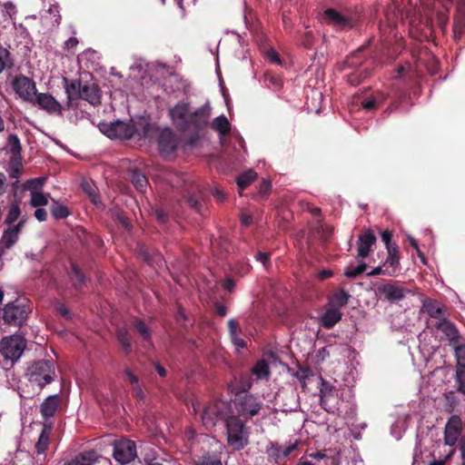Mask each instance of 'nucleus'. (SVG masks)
Instances as JSON below:
<instances>
[{"label":"nucleus","mask_w":465,"mask_h":465,"mask_svg":"<svg viewBox=\"0 0 465 465\" xmlns=\"http://www.w3.org/2000/svg\"><path fill=\"white\" fill-rule=\"evenodd\" d=\"M22 211L17 201H15L8 207L7 213L5 217L4 223L7 227L4 230L0 238V260L10 250L19 239L25 223V218H20Z\"/></svg>","instance_id":"nucleus-1"},{"label":"nucleus","mask_w":465,"mask_h":465,"mask_svg":"<svg viewBox=\"0 0 465 465\" xmlns=\"http://www.w3.org/2000/svg\"><path fill=\"white\" fill-rule=\"evenodd\" d=\"M211 110L208 105H203L194 112L188 114L185 120L178 124L177 130L183 134H189L186 143L194 145L200 139V133L207 126Z\"/></svg>","instance_id":"nucleus-2"},{"label":"nucleus","mask_w":465,"mask_h":465,"mask_svg":"<svg viewBox=\"0 0 465 465\" xmlns=\"http://www.w3.org/2000/svg\"><path fill=\"white\" fill-rule=\"evenodd\" d=\"M227 443L233 450H241L249 444V430L236 415H230L225 421Z\"/></svg>","instance_id":"nucleus-3"},{"label":"nucleus","mask_w":465,"mask_h":465,"mask_svg":"<svg viewBox=\"0 0 465 465\" xmlns=\"http://www.w3.org/2000/svg\"><path fill=\"white\" fill-rule=\"evenodd\" d=\"M30 313L29 302L25 298L16 299L2 309V319L5 324L20 327L25 323Z\"/></svg>","instance_id":"nucleus-4"},{"label":"nucleus","mask_w":465,"mask_h":465,"mask_svg":"<svg viewBox=\"0 0 465 465\" xmlns=\"http://www.w3.org/2000/svg\"><path fill=\"white\" fill-rule=\"evenodd\" d=\"M233 405L237 411L236 416H239V418L242 417L247 420L260 412L262 407V402L251 393H235Z\"/></svg>","instance_id":"nucleus-5"},{"label":"nucleus","mask_w":465,"mask_h":465,"mask_svg":"<svg viewBox=\"0 0 465 465\" xmlns=\"http://www.w3.org/2000/svg\"><path fill=\"white\" fill-rule=\"evenodd\" d=\"M26 347V340L20 335H11L2 339L0 351L5 361L15 362Z\"/></svg>","instance_id":"nucleus-6"},{"label":"nucleus","mask_w":465,"mask_h":465,"mask_svg":"<svg viewBox=\"0 0 465 465\" xmlns=\"http://www.w3.org/2000/svg\"><path fill=\"white\" fill-rule=\"evenodd\" d=\"M114 438L112 435H103L102 437L89 440L92 443V449L89 450V465L94 462H102L104 465H109L110 460L104 457V453L108 452L114 443Z\"/></svg>","instance_id":"nucleus-7"},{"label":"nucleus","mask_w":465,"mask_h":465,"mask_svg":"<svg viewBox=\"0 0 465 465\" xmlns=\"http://www.w3.org/2000/svg\"><path fill=\"white\" fill-rule=\"evenodd\" d=\"M54 373L53 364L45 360L35 361L27 371L29 381L41 388L51 382Z\"/></svg>","instance_id":"nucleus-8"},{"label":"nucleus","mask_w":465,"mask_h":465,"mask_svg":"<svg viewBox=\"0 0 465 465\" xmlns=\"http://www.w3.org/2000/svg\"><path fill=\"white\" fill-rule=\"evenodd\" d=\"M228 415V406L223 401H215L208 403L202 413V420L207 428L216 425L219 420L226 421Z\"/></svg>","instance_id":"nucleus-9"},{"label":"nucleus","mask_w":465,"mask_h":465,"mask_svg":"<svg viewBox=\"0 0 465 465\" xmlns=\"http://www.w3.org/2000/svg\"><path fill=\"white\" fill-rule=\"evenodd\" d=\"M377 294L391 303H397L411 292L400 282H388L377 287Z\"/></svg>","instance_id":"nucleus-10"},{"label":"nucleus","mask_w":465,"mask_h":465,"mask_svg":"<svg viewBox=\"0 0 465 465\" xmlns=\"http://www.w3.org/2000/svg\"><path fill=\"white\" fill-rule=\"evenodd\" d=\"M113 456L121 464H128L137 457L136 444L128 439L114 440Z\"/></svg>","instance_id":"nucleus-11"},{"label":"nucleus","mask_w":465,"mask_h":465,"mask_svg":"<svg viewBox=\"0 0 465 465\" xmlns=\"http://www.w3.org/2000/svg\"><path fill=\"white\" fill-rule=\"evenodd\" d=\"M322 18L326 24L340 30H349L356 25V19L352 15H344L331 7L324 10Z\"/></svg>","instance_id":"nucleus-12"},{"label":"nucleus","mask_w":465,"mask_h":465,"mask_svg":"<svg viewBox=\"0 0 465 465\" xmlns=\"http://www.w3.org/2000/svg\"><path fill=\"white\" fill-rule=\"evenodd\" d=\"M65 93L67 94V107L77 109L81 100H87V85H82L79 80L68 81L64 78Z\"/></svg>","instance_id":"nucleus-13"},{"label":"nucleus","mask_w":465,"mask_h":465,"mask_svg":"<svg viewBox=\"0 0 465 465\" xmlns=\"http://www.w3.org/2000/svg\"><path fill=\"white\" fill-rule=\"evenodd\" d=\"M463 430V421L460 415H451L444 427L443 440L444 444L450 447H455L459 441Z\"/></svg>","instance_id":"nucleus-14"},{"label":"nucleus","mask_w":465,"mask_h":465,"mask_svg":"<svg viewBox=\"0 0 465 465\" xmlns=\"http://www.w3.org/2000/svg\"><path fill=\"white\" fill-rule=\"evenodd\" d=\"M12 85L19 97L24 101L32 104L37 94L36 85L33 80L25 75L16 76L14 79Z\"/></svg>","instance_id":"nucleus-15"},{"label":"nucleus","mask_w":465,"mask_h":465,"mask_svg":"<svg viewBox=\"0 0 465 465\" xmlns=\"http://www.w3.org/2000/svg\"><path fill=\"white\" fill-rule=\"evenodd\" d=\"M100 131L109 138H117L120 140H129L132 138L130 123L115 121L110 124H102Z\"/></svg>","instance_id":"nucleus-16"},{"label":"nucleus","mask_w":465,"mask_h":465,"mask_svg":"<svg viewBox=\"0 0 465 465\" xmlns=\"http://www.w3.org/2000/svg\"><path fill=\"white\" fill-rule=\"evenodd\" d=\"M157 143L162 155L167 156L176 151L178 146L177 138L169 127H165L160 131Z\"/></svg>","instance_id":"nucleus-17"},{"label":"nucleus","mask_w":465,"mask_h":465,"mask_svg":"<svg viewBox=\"0 0 465 465\" xmlns=\"http://www.w3.org/2000/svg\"><path fill=\"white\" fill-rule=\"evenodd\" d=\"M130 124L132 138L134 135H137L139 138H149L159 130L154 124L150 123L148 118L144 116H139L131 120Z\"/></svg>","instance_id":"nucleus-18"},{"label":"nucleus","mask_w":465,"mask_h":465,"mask_svg":"<svg viewBox=\"0 0 465 465\" xmlns=\"http://www.w3.org/2000/svg\"><path fill=\"white\" fill-rule=\"evenodd\" d=\"M32 104L37 105L40 109L46 111L48 114H60L62 113V105L49 94H36Z\"/></svg>","instance_id":"nucleus-19"},{"label":"nucleus","mask_w":465,"mask_h":465,"mask_svg":"<svg viewBox=\"0 0 465 465\" xmlns=\"http://www.w3.org/2000/svg\"><path fill=\"white\" fill-rule=\"evenodd\" d=\"M377 238L372 231L367 230L359 235L358 238V254L359 258H366L369 256L371 247L376 243Z\"/></svg>","instance_id":"nucleus-20"},{"label":"nucleus","mask_w":465,"mask_h":465,"mask_svg":"<svg viewBox=\"0 0 465 465\" xmlns=\"http://www.w3.org/2000/svg\"><path fill=\"white\" fill-rule=\"evenodd\" d=\"M452 31L456 40L460 39L465 34V0H458Z\"/></svg>","instance_id":"nucleus-21"},{"label":"nucleus","mask_w":465,"mask_h":465,"mask_svg":"<svg viewBox=\"0 0 465 465\" xmlns=\"http://www.w3.org/2000/svg\"><path fill=\"white\" fill-rule=\"evenodd\" d=\"M435 328L441 331L445 334L449 340L450 347L463 339L460 336L456 325L445 318L436 322Z\"/></svg>","instance_id":"nucleus-22"},{"label":"nucleus","mask_w":465,"mask_h":465,"mask_svg":"<svg viewBox=\"0 0 465 465\" xmlns=\"http://www.w3.org/2000/svg\"><path fill=\"white\" fill-rule=\"evenodd\" d=\"M52 433V424L45 422L43 430L39 435L38 440L35 443V452L40 459L43 456V460L45 459V451L50 444V436Z\"/></svg>","instance_id":"nucleus-23"},{"label":"nucleus","mask_w":465,"mask_h":465,"mask_svg":"<svg viewBox=\"0 0 465 465\" xmlns=\"http://www.w3.org/2000/svg\"><path fill=\"white\" fill-rule=\"evenodd\" d=\"M322 387L320 389V405L329 413H333L336 410L335 406L330 404V398L332 396L334 387L328 381L320 377Z\"/></svg>","instance_id":"nucleus-24"},{"label":"nucleus","mask_w":465,"mask_h":465,"mask_svg":"<svg viewBox=\"0 0 465 465\" xmlns=\"http://www.w3.org/2000/svg\"><path fill=\"white\" fill-rule=\"evenodd\" d=\"M342 313L337 308L328 309L320 318V324L325 329H331L341 320Z\"/></svg>","instance_id":"nucleus-25"},{"label":"nucleus","mask_w":465,"mask_h":465,"mask_svg":"<svg viewBox=\"0 0 465 465\" xmlns=\"http://www.w3.org/2000/svg\"><path fill=\"white\" fill-rule=\"evenodd\" d=\"M60 398L57 394L48 396L41 404L40 411L45 421L54 416L59 405Z\"/></svg>","instance_id":"nucleus-26"},{"label":"nucleus","mask_w":465,"mask_h":465,"mask_svg":"<svg viewBox=\"0 0 465 465\" xmlns=\"http://www.w3.org/2000/svg\"><path fill=\"white\" fill-rule=\"evenodd\" d=\"M189 104L183 102H180L176 104L173 108L169 111V115L175 126L178 128V124L183 122L188 114Z\"/></svg>","instance_id":"nucleus-27"},{"label":"nucleus","mask_w":465,"mask_h":465,"mask_svg":"<svg viewBox=\"0 0 465 465\" xmlns=\"http://www.w3.org/2000/svg\"><path fill=\"white\" fill-rule=\"evenodd\" d=\"M116 339L124 352L126 355H129L132 352V338L127 329L124 327H118L116 329Z\"/></svg>","instance_id":"nucleus-28"},{"label":"nucleus","mask_w":465,"mask_h":465,"mask_svg":"<svg viewBox=\"0 0 465 465\" xmlns=\"http://www.w3.org/2000/svg\"><path fill=\"white\" fill-rule=\"evenodd\" d=\"M251 374L257 380L268 379L271 375L269 363L263 359L259 360L252 368Z\"/></svg>","instance_id":"nucleus-29"},{"label":"nucleus","mask_w":465,"mask_h":465,"mask_svg":"<svg viewBox=\"0 0 465 465\" xmlns=\"http://www.w3.org/2000/svg\"><path fill=\"white\" fill-rule=\"evenodd\" d=\"M257 173L252 170H248L241 174H239L236 178V183L240 190V195H242V191L247 188L252 182H254L257 178Z\"/></svg>","instance_id":"nucleus-30"},{"label":"nucleus","mask_w":465,"mask_h":465,"mask_svg":"<svg viewBox=\"0 0 465 465\" xmlns=\"http://www.w3.org/2000/svg\"><path fill=\"white\" fill-rule=\"evenodd\" d=\"M422 308L431 318L439 319L443 312L444 306L435 300L427 299L423 302Z\"/></svg>","instance_id":"nucleus-31"},{"label":"nucleus","mask_w":465,"mask_h":465,"mask_svg":"<svg viewBox=\"0 0 465 465\" xmlns=\"http://www.w3.org/2000/svg\"><path fill=\"white\" fill-rule=\"evenodd\" d=\"M212 129L218 132L221 136H225L231 132V124L224 115H220L213 121Z\"/></svg>","instance_id":"nucleus-32"},{"label":"nucleus","mask_w":465,"mask_h":465,"mask_svg":"<svg viewBox=\"0 0 465 465\" xmlns=\"http://www.w3.org/2000/svg\"><path fill=\"white\" fill-rule=\"evenodd\" d=\"M252 386V379L251 374H242L239 380L236 381L235 387L233 388L235 393L249 394L248 391Z\"/></svg>","instance_id":"nucleus-33"},{"label":"nucleus","mask_w":465,"mask_h":465,"mask_svg":"<svg viewBox=\"0 0 465 465\" xmlns=\"http://www.w3.org/2000/svg\"><path fill=\"white\" fill-rule=\"evenodd\" d=\"M351 295L343 289L335 292L331 299V308H342L347 305Z\"/></svg>","instance_id":"nucleus-34"},{"label":"nucleus","mask_w":465,"mask_h":465,"mask_svg":"<svg viewBox=\"0 0 465 465\" xmlns=\"http://www.w3.org/2000/svg\"><path fill=\"white\" fill-rule=\"evenodd\" d=\"M266 454L269 460L276 464L281 462L282 459V446L278 442L270 441L266 446Z\"/></svg>","instance_id":"nucleus-35"},{"label":"nucleus","mask_w":465,"mask_h":465,"mask_svg":"<svg viewBox=\"0 0 465 465\" xmlns=\"http://www.w3.org/2000/svg\"><path fill=\"white\" fill-rule=\"evenodd\" d=\"M15 61L11 52L0 45V74L7 69L13 68Z\"/></svg>","instance_id":"nucleus-36"},{"label":"nucleus","mask_w":465,"mask_h":465,"mask_svg":"<svg viewBox=\"0 0 465 465\" xmlns=\"http://www.w3.org/2000/svg\"><path fill=\"white\" fill-rule=\"evenodd\" d=\"M456 359V367L465 368V339L451 346Z\"/></svg>","instance_id":"nucleus-37"},{"label":"nucleus","mask_w":465,"mask_h":465,"mask_svg":"<svg viewBox=\"0 0 465 465\" xmlns=\"http://www.w3.org/2000/svg\"><path fill=\"white\" fill-rule=\"evenodd\" d=\"M7 145L11 153L10 158H22V146L20 140L16 134H10L7 138Z\"/></svg>","instance_id":"nucleus-38"},{"label":"nucleus","mask_w":465,"mask_h":465,"mask_svg":"<svg viewBox=\"0 0 465 465\" xmlns=\"http://www.w3.org/2000/svg\"><path fill=\"white\" fill-rule=\"evenodd\" d=\"M131 182L140 192H143L148 184L146 176L139 170H134L131 174Z\"/></svg>","instance_id":"nucleus-39"},{"label":"nucleus","mask_w":465,"mask_h":465,"mask_svg":"<svg viewBox=\"0 0 465 465\" xmlns=\"http://www.w3.org/2000/svg\"><path fill=\"white\" fill-rule=\"evenodd\" d=\"M454 382L456 391L465 395V368L456 367Z\"/></svg>","instance_id":"nucleus-40"},{"label":"nucleus","mask_w":465,"mask_h":465,"mask_svg":"<svg viewBox=\"0 0 465 465\" xmlns=\"http://www.w3.org/2000/svg\"><path fill=\"white\" fill-rule=\"evenodd\" d=\"M134 328L144 341H149L151 340L152 331L143 321L141 319H135L134 321Z\"/></svg>","instance_id":"nucleus-41"},{"label":"nucleus","mask_w":465,"mask_h":465,"mask_svg":"<svg viewBox=\"0 0 465 465\" xmlns=\"http://www.w3.org/2000/svg\"><path fill=\"white\" fill-rule=\"evenodd\" d=\"M23 164L22 158H10L8 173L10 177L18 178L22 173Z\"/></svg>","instance_id":"nucleus-42"},{"label":"nucleus","mask_w":465,"mask_h":465,"mask_svg":"<svg viewBox=\"0 0 465 465\" xmlns=\"http://www.w3.org/2000/svg\"><path fill=\"white\" fill-rule=\"evenodd\" d=\"M31 199L30 205L33 207H41L45 206L48 203V199L46 195H45L41 192H37L35 190L31 191Z\"/></svg>","instance_id":"nucleus-43"},{"label":"nucleus","mask_w":465,"mask_h":465,"mask_svg":"<svg viewBox=\"0 0 465 465\" xmlns=\"http://www.w3.org/2000/svg\"><path fill=\"white\" fill-rule=\"evenodd\" d=\"M388 257L385 263H389L391 267H397L400 263V251L398 245L386 248Z\"/></svg>","instance_id":"nucleus-44"},{"label":"nucleus","mask_w":465,"mask_h":465,"mask_svg":"<svg viewBox=\"0 0 465 465\" xmlns=\"http://www.w3.org/2000/svg\"><path fill=\"white\" fill-rule=\"evenodd\" d=\"M70 277H71V280L73 281L75 288H77V289L82 288L85 278H84V273L80 271V269L75 264L72 265Z\"/></svg>","instance_id":"nucleus-45"},{"label":"nucleus","mask_w":465,"mask_h":465,"mask_svg":"<svg viewBox=\"0 0 465 465\" xmlns=\"http://www.w3.org/2000/svg\"><path fill=\"white\" fill-rule=\"evenodd\" d=\"M51 214L54 219H64L69 215L68 209L60 203H54L50 208Z\"/></svg>","instance_id":"nucleus-46"},{"label":"nucleus","mask_w":465,"mask_h":465,"mask_svg":"<svg viewBox=\"0 0 465 465\" xmlns=\"http://www.w3.org/2000/svg\"><path fill=\"white\" fill-rule=\"evenodd\" d=\"M194 465H223L221 460L215 454L206 453L201 457Z\"/></svg>","instance_id":"nucleus-47"},{"label":"nucleus","mask_w":465,"mask_h":465,"mask_svg":"<svg viewBox=\"0 0 465 465\" xmlns=\"http://www.w3.org/2000/svg\"><path fill=\"white\" fill-rule=\"evenodd\" d=\"M367 269V264L361 262L358 266L349 267L345 270V276L348 278H356L362 274Z\"/></svg>","instance_id":"nucleus-48"},{"label":"nucleus","mask_w":465,"mask_h":465,"mask_svg":"<svg viewBox=\"0 0 465 465\" xmlns=\"http://www.w3.org/2000/svg\"><path fill=\"white\" fill-rule=\"evenodd\" d=\"M449 5H441V8L437 11V22L441 28H444L447 25L449 20Z\"/></svg>","instance_id":"nucleus-49"},{"label":"nucleus","mask_w":465,"mask_h":465,"mask_svg":"<svg viewBox=\"0 0 465 465\" xmlns=\"http://www.w3.org/2000/svg\"><path fill=\"white\" fill-rule=\"evenodd\" d=\"M312 375V371L309 368H299V370L294 373V377H296L299 381L302 383V389L306 387V380Z\"/></svg>","instance_id":"nucleus-50"},{"label":"nucleus","mask_w":465,"mask_h":465,"mask_svg":"<svg viewBox=\"0 0 465 465\" xmlns=\"http://www.w3.org/2000/svg\"><path fill=\"white\" fill-rule=\"evenodd\" d=\"M153 213L155 216L156 221L160 224H166L168 223V221H169V214L162 207H154L153 209Z\"/></svg>","instance_id":"nucleus-51"},{"label":"nucleus","mask_w":465,"mask_h":465,"mask_svg":"<svg viewBox=\"0 0 465 465\" xmlns=\"http://www.w3.org/2000/svg\"><path fill=\"white\" fill-rule=\"evenodd\" d=\"M371 39H369L365 45L360 46L357 50H355L351 55L348 58L347 63L351 66H358L361 62L354 63L353 59L360 57L361 53L371 45Z\"/></svg>","instance_id":"nucleus-52"},{"label":"nucleus","mask_w":465,"mask_h":465,"mask_svg":"<svg viewBox=\"0 0 465 465\" xmlns=\"http://www.w3.org/2000/svg\"><path fill=\"white\" fill-rule=\"evenodd\" d=\"M64 465H87V451H82L73 459L65 461Z\"/></svg>","instance_id":"nucleus-53"},{"label":"nucleus","mask_w":465,"mask_h":465,"mask_svg":"<svg viewBox=\"0 0 465 465\" xmlns=\"http://www.w3.org/2000/svg\"><path fill=\"white\" fill-rule=\"evenodd\" d=\"M22 460H26L29 463H33V457L28 451L18 450L15 456L14 465H22L20 464Z\"/></svg>","instance_id":"nucleus-54"},{"label":"nucleus","mask_w":465,"mask_h":465,"mask_svg":"<svg viewBox=\"0 0 465 465\" xmlns=\"http://www.w3.org/2000/svg\"><path fill=\"white\" fill-rule=\"evenodd\" d=\"M100 90L96 84H94L92 88L89 87V104L95 105L100 104L101 95Z\"/></svg>","instance_id":"nucleus-55"},{"label":"nucleus","mask_w":465,"mask_h":465,"mask_svg":"<svg viewBox=\"0 0 465 465\" xmlns=\"http://www.w3.org/2000/svg\"><path fill=\"white\" fill-rule=\"evenodd\" d=\"M271 182L269 180L263 179L259 185V195L262 199H266L271 191Z\"/></svg>","instance_id":"nucleus-56"},{"label":"nucleus","mask_w":465,"mask_h":465,"mask_svg":"<svg viewBox=\"0 0 465 465\" xmlns=\"http://www.w3.org/2000/svg\"><path fill=\"white\" fill-rule=\"evenodd\" d=\"M361 103L362 108L368 112L374 111L378 108V105L375 104L371 95L369 97L363 98Z\"/></svg>","instance_id":"nucleus-57"},{"label":"nucleus","mask_w":465,"mask_h":465,"mask_svg":"<svg viewBox=\"0 0 465 465\" xmlns=\"http://www.w3.org/2000/svg\"><path fill=\"white\" fill-rule=\"evenodd\" d=\"M299 446V440H296L293 442H290L284 448L282 447V459L287 458L293 450H295Z\"/></svg>","instance_id":"nucleus-58"},{"label":"nucleus","mask_w":465,"mask_h":465,"mask_svg":"<svg viewBox=\"0 0 465 465\" xmlns=\"http://www.w3.org/2000/svg\"><path fill=\"white\" fill-rule=\"evenodd\" d=\"M138 254L146 262H150L152 260L151 254L149 252L148 248L143 244H139L137 246Z\"/></svg>","instance_id":"nucleus-59"},{"label":"nucleus","mask_w":465,"mask_h":465,"mask_svg":"<svg viewBox=\"0 0 465 465\" xmlns=\"http://www.w3.org/2000/svg\"><path fill=\"white\" fill-rule=\"evenodd\" d=\"M391 239H392V232L391 231L385 230L381 232V240L384 242L386 248L397 245L396 243L391 242Z\"/></svg>","instance_id":"nucleus-60"},{"label":"nucleus","mask_w":465,"mask_h":465,"mask_svg":"<svg viewBox=\"0 0 465 465\" xmlns=\"http://www.w3.org/2000/svg\"><path fill=\"white\" fill-rule=\"evenodd\" d=\"M411 246L416 250L419 258L423 263H426V258L424 253L420 250L417 241L411 235L408 236Z\"/></svg>","instance_id":"nucleus-61"},{"label":"nucleus","mask_w":465,"mask_h":465,"mask_svg":"<svg viewBox=\"0 0 465 465\" xmlns=\"http://www.w3.org/2000/svg\"><path fill=\"white\" fill-rule=\"evenodd\" d=\"M228 330H229V335L230 337L235 336L236 334H239V323L234 319H230L228 321Z\"/></svg>","instance_id":"nucleus-62"},{"label":"nucleus","mask_w":465,"mask_h":465,"mask_svg":"<svg viewBox=\"0 0 465 465\" xmlns=\"http://www.w3.org/2000/svg\"><path fill=\"white\" fill-rule=\"evenodd\" d=\"M3 6L5 8V11L8 15V16L11 19H14L15 15H16V12H17L16 6L15 5V4L12 2H5V3H4Z\"/></svg>","instance_id":"nucleus-63"},{"label":"nucleus","mask_w":465,"mask_h":465,"mask_svg":"<svg viewBox=\"0 0 465 465\" xmlns=\"http://www.w3.org/2000/svg\"><path fill=\"white\" fill-rule=\"evenodd\" d=\"M232 344L236 347L237 350L244 349L247 346L246 341L239 336V334H236L235 336L230 337Z\"/></svg>","instance_id":"nucleus-64"}]
</instances>
